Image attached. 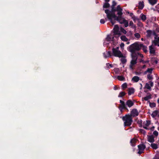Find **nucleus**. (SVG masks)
I'll return each mask as SVG.
<instances>
[{
    "mask_svg": "<svg viewBox=\"0 0 159 159\" xmlns=\"http://www.w3.org/2000/svg\"><path fill=\"white\" fill-rule=\"evenodd\" d=\"M105 12L106 14L108 19L110 20L112 25L114 24L115 21L117 20L120 24H124L125 27H126L128 26V21L122 17L121 16L117 17L114 12L107 9L105 10Z\"/></svg>",
    "mask_w": 159,
    "mask_h": 159,
    "instance_id": "f257e3e1",
    "label": "nucleus"
},
{
    "mask_svg": "<svg viewBox=\"0 0 159 159\" xmlns=\"http://www.w3.org/2000/svg\"><path fill=\"white\" fill-rule=\"evenodd\" d=\"M143 46L142 44L135 43L130 45L129 48V51L131 52V56L132 60H137L139 57L142 58L143 55L139 53H136V51L140 50Z\"/></svg>",
    "mask_w": 159,
    "mask_h": 159,
    "instance_id": "f03ea898",
    "label": "nucleus"
},
{
    "mask_svg": "<svg viewBox=\"0 0 159 159\" xmlns=\"http://www.w3.org/2000/svg\"><path fill=\"white\" fill-rule=\"evenodd\" d=\"M125 126H130L133 121V118L129 114H126L122 118Z\"/></svg>",
    "mask_w": 159,
    "mask_h": 159,
    "instance_id": "7ed1b4c3",
    "label": "nucleus"
},
{
    "mask_svg": "<svg viewBox=\"0 0 159 159\" xmlns=\"http://www.w3.org/2000/svg\"><path fill=\"white\" fill-rule=\"evenodd\" d=\"M119 48L117 47L116 48L112 49V52L114 56L121 58V60H126V56L125 54H123L119 50Z\"/></svg>",
    "mask_w": 159,
    "mask_h": 159,
    "instance_id": "20e7f679",
    "label": "nucleus"
},
{
    "mask_svg": "<svg viewBox=\"0 0 159 159\" xmlns=\"http://www.w3.org/2000/svg\"><path fill=\"white\" fill-rule=\"evenodd\" d=\"M138 147L139 151L137 153L140 155L143 152V151L146 148V146L143 144H140L138 146Z\"/></svg>",
    "mask_w": 159,
    "mask_h": 159,
    "instance_id": "39448f33",
    "label": "nucleus"
},
{
    "mask_svg": "<svg viewBox=\"0 0 159 159\" xmlns=\"http://www.w3.org/2000/svg\"><path fill=\"white\" fill-rule=\"evenodd\" d=\"M120 104L119 105V108L121 112H122V110L123 109L127 110H128L127 107H126V105L124 101L121 100H120Z\"/></svg>",
    "mask_w": 159,
    "mask_h": 159,
    "instance_id": "423d86ee",
    "label": "nucleus"
},
{
    "mask_svg": "<svg viewBox=\"0 0 159 159\" xmlns=\"http://www.w3.org/2000/svg\"><path fill=\"white\" fill-rule=\"evenodd\" d=\"M139 112L136 109L134 108L131 111V113L129 114L131 117H134L137 116L139 115Z\"/></svg>",
    "mask_w": 159,
    "mask_h": 159,
    "instance_id": "0eeeda50",
    "label": "nucleus"
},
{
    "mask_svg": "<svg viewBox=\"0 0 159 159\" xmlns=\"http://www.w3.org/2000/svg\"><path fill=\"white\" fill-rule=\"evenodd\" d=\"M119 27L118 25H115L113 30L114 34L120 35V32L119 31Z\"/></svg>",
    "mask_w": 159,
    "mask_h": 159,
    "instance_id": "6e6552de",
    "label": "nucleus"
},
{
    "mask_svg": "<svg viewBox=\"0 0 159 159\" xmlns=\"http://www.w3.org/2000/svg\"><path fill=\"white\" fill-rule=\"evenodd\" d=\"M149 52L150 54L154 55L155 53V49L154 46L152 44L151 46H149Z\"/></svg>",
    "mask_w": 159,
    "mask_h": 159,
    "instance_id": "1a4fd4ad",
    "label": "nucleus"
},
{
    "mask_svg": "<svg viewBox=\"0 0 159 159\" xmlns=\"http://www.w3.org/2000/svg\"><path fill=\"white\" fill-rule=\"evenodd\" d=\"M115 11H117V14L118 15V16H121L122 14V9L120 7V5H118L116 9L115 10Z\"/></svg>",
    "mask_w": 159,
    "mask_h": 159,
    "instance_id": "9d476101",
    "label": "nucleus"
},
{
    "mask_svg": "<svg viewBox=\"0 0 159 159\" xmlns=\"http://www.w3.org/2000/svg\"><path fill=\"white\" fill-rule=\"evenodd\" d=\"M149 83H146L145 86V88L148 89H151V87H152L153 85V83L151 81H149Z\"/></svg>",
    "mask_w": 159,
    "mask_h": 159,
    "instance_id": "9b49d317",
    "label": "nucleus"
},
{
    "mask_svg": "<svg viewBox=\"0 0 159 159\" xmlns=\"http://www.w3.org/2000/svg\"><path fill=\"white\" fill-rule=\"evenodd\" d=\"M152 44L154 46H159V37L155 38L152 41Z\"/></svg>",
    "mask_w": 159,
    "mask_h": 159,
    "instance_id": "f8f14e48",
    "label": "nucleus"
},
{
    "mask_svg": "<svg viewBox=\"0 0 159 159\" xmlns=\"http://www.w3.org/2000/svg\"><path fill=\"white\" fill-rule=\"evenodd\" d=\"M136 61L137 60H131L129 65V67L131 70H133L134 68L133 66L137 63V62Z\"/></svg>",
    "mask_w": 159,
    "mask_h": 159,
    "instance_id": "ddd939ff",
    "label": "nucleus"
},
{
    "mask_svg": "<svg viewBox=\"0 0 159 159\" xmlns=\"http://www.w3.org/2000/svg\"><path fill=\"white\" fill-rule=\"evenodd\" d=\"M134 105V102L130 100H127L126 102V105L129 107H131Z\"/></svg>",
    "mask_w": 159,
    "mask_h": 159,
    "instance_id": "4468645a",
    "label": "nucleus"
},
{
    "mask_svg": "<svg viewBox=\"0 0 159 159\" xmlns=\"http://www.w3.org/2000/svg\"><path fill=\"white\" fill-rule=\"evenodd\" d=\"M114 38V37L112 35H108L107 36V37L106 38L105 40L107 42L110 43L111 41H112Z\"/></svg>",
    "mask_w": 159,
    "mask_h": 159,
    "instance_id": "2eb2a0df",
    "label": "nucleus"
},
{
    "mask_svg": "<svg viewBox=\"0 0 159 159\" xmlns=\"http://www.w3.org/2000/svg\"><path fill=\"white\" fill-rule=\"evenodd\" d=\"M148 141L150 143H153L154 141V138L152 135H148Z\"/></svg>",
    "mask_w": 159,
    "mask_h": 159,
    "instance_id": "dca6fc26",
    "label": "nucleus"
},
{
    "mask_svg": "<svg viewBox=\"0 0 159 159\" xmlns=\"http://www.w3.org/2000/svg\"><path fill=\"white\" fill-rule=\"evenodd\" d=\"M136 140H137L134 138L131 140L130 141V143L131 144V145L132 146L134 147L135 146Z\"/></svg>",
    "mask_w": 159,
    "mask_h": 159,
    "instance_id": "f3484780",
    "label": "nucleus"
},
{
    "mask_svg": "<svg viewBox=\"0 0 159 159\" xmlns=\"http://www.w3.org/2000/svg\"><path fill=\"white\" fill-rule=\"evenodd\" d=\"M144 6V3L143 1H140L139 2L138 7L139 9H142Z\"/></svg>",
    "mask_w": 159,
    "mask_h": 159,
    "instance_id": "a211bd4d",
    "label": "nucleus"
},
{
    "mask_svg": "<svg viewBox=\"0 0 159 159\" xmlns=\"http://www.w3.org/2000/svg\"><path fill=\"white\" fill-rule=\"evenodd\" d=\"M111 52H106L103 53V55L105 58L107 57H110L111 56Z\"/></svg>",
    "mask_w": 159,
    "mask_h": 159,
    "instance_id": "6ab92c4d",
    "label": "nucleus"
},
{
    "mask_svg": "<svg viewBox=\"0 0 159 159\" xmlns=\"http://www.w3.org/2000/svg\"><path fill=\"white\" fill-rule=\"evenodd\" d=\"M134 89L133 88H130L129 89L128 94V95H130L131 94L134 93Z\"/></svg>",
    "mask_w": 159,
    "mask_h": 159,
    "instance_id": "aec40b11",
    "label": "nucleus"
},
{
    "mask_svg": "<svg viewBox=\"0 0 159 159\" xmlns=\"http://www.w3.org/2000/svg\"><path fill=\"white\" fill-rule=\"evenodd\" d=\"M139 80V78L137 76H134L132 79V80L135 82H138Z\"/></svg>",
    "mask_w": 159,
    "mask_h": 159,
    "instance_id": "412c9836",
    "label": "nucleus"
},
{
    "mask_svg": "<svg viewBox=\"0 0 159 159\" xmlns=\"http://www.w3.org/2000/svg\"><path fill=\"white\" fill-rule=\"evenodd\" d=\"M152 98V95L150 94L146 97L142 98L145 101H148L149 99H150Z\"/></svg>",
    "mask_w": 159,
    "mask_h": 159,
    "instance_id": "4be33fe9",
    "label": "nucleus"
},
{
    "mask_svg": "<svg viewBox=\"0 0 159 159\" xmlns=\"http://www.w3.org/2000/svg\"><path fill=\"white\" fill-rule=\"evenodd\" d=\"M158 113V111L156 110L153 112L151 115L152 117L154 118L157 115Z\"/></svg>",
    "mask_w": 159,
    "mask_h": 159,
    "instance_id": "5701e85b",
    "label": "nucleus"
},
{
    "mask_svg": "<svg viewBox=\"0 0 159 159\" xmlns=\"http://www.w3.org/2000/svg\"><path fill=\"white\" fill-rule=\"evenodd\" d=\"M149 3L152 5H153L156 3L157 0H148Z\"/></svg>",
    "mask_w": 159,
    "mask_h": 159,
    "instance_id": "b1692460",
    "label": "nucleus"
},
{
    "mask_svg": "<svg viewBox=\"0 0 159 159\" xmlns=\"http://www.w3.org/2000/svg\"><path fill=\"white\" fill-rule=\"evenodd\" d=\"M152 34V32L150 30H148L147 31L146 36L148 37H149L151 36Z\"/></svg>",
    "mask_w": 159,
    "mask_h": 159,
    "instance_id": "393cba45",
    "label": "nucleus"
},
{
    "mask_svg": "<svg viewBox=\"0 0 159 159\" xmlns=\"http://www.w3.org/2000/svg\"><path fill=\"white\" fill-rule=\"evenodd\" d=\"M151 146L153 149H156L158 148L157 144L155 143H152L151 144Z\"/></svg>",
    "mask_w": 159,
    "mask_h": 159,
    "instance_id": "a878e982",
    "label": "nucleus"
},
{
    "mask_svg": "<svg viewBox=\"0 0 159 159\" xmlns=\"http://www.w3.org/2000/svg\"><path fill=\"white\" fill-rule=\"evenodd\" d=\"M120 39L121 40L124 41H127L128 40V39L126 38L125 36L124 35L121 36L120 37Z\"/></svg>",
    "mask_w": 159,
    "mask_h": 159,
    "instance_id": "bb28decb",
    "label": "nucleus"
},
{
    "mask_svg": "<svg viewBox=\"0 0 159 159\" xmlns=\"http://www.w3.org/2000/svg\"><path fill=\"white\" fill-rule=\"evenodd\" d=\"M126 94V93L124 92H121L119 94L118 96V97H122L124 96Z\"/></svg>",
    "mask_w": 159,
    "mask_h": 159,
    "instance_id": "cd10ccee",
    "label": "nucleus"
},
{
    "mask_svg": "<svg viewBox=\"0 0 159 159\" xmlns=\"http://www.w3.org/2000/svg\"><path fill=\"white\" fill-rule=\"evenodd\" d=\"M129 25L131 26V28L134 29H136V27L135 25L134 24L132 21H130L129 23Z\"/></svg>",
    "mask_w": 159,
    "mask_h": 159,
    "instance_id": "c85d7f7f",
    "label": "nucleus"
},
{
    "mask_svg": "<svg viewBox=\"0 0 159 159\" xmlns=\"http://www.w3.org/2000/svg\"><path fill=\"white\" fill-rule=\"evenodd\" d=\"M140 16H141V19L143 21H145L146 20V16L142 14H141Z\"/></svg>",
    "mask_w": 159,
    "mask_h": 159,
    "instance_id": "c756f323",
    "label": "nucleus"
},
{
    "mask_svg": "<svg viewBox=\"0 0 159 159\" xmlns=\"http://www.w3.org/2000/svg\"><path fill=\"white\" fill-rule=\"evenodd\" d=\"M117 79L120 81L124 80L125 78L123 76L118 75L117 76Z\"/></svg>",
    "mask_w": 159,
    "mask_h": 159,
    "instance_id": "7c9ffc66",
    "label": "nucleus"
},
{
    "mask_svg": "<svg viewBox=\"0 0 159 159\" xmlns=\"http://www.w3.org/2000/svg\"><path fill=\"white\" fill-rule=\"evenodd\" d=\"M150 106L151 107L153 108L155 107L156 106V104L154 102H150Z\"/></svg>",
    "mask_w": 159,
    "mask_h": 159,
    "instance_id": "2f4dec72",
    "label": "nucleus"
},
{
    "mask_svg": "<svg viewBox=\"0 0 159 159\" xmlns=\"http://www.w3.org/2000/svg\"><path fill=\"white\" fill-rule=\"evenodd\" d=\"M110 5L108 3H105L104 4L103 7L104 8H108L109 7Z\"/></svg>",
    "mask_w": 159,
    "mask_h": 159,
    "instance_id": "473e14b6",
    "label": "nucleus"
},
{
    "mask_svg": "<svg viewBox=\"0 0 159 159\" xmlns=\"http://www.w3.org/2000/svg\"><path fill=\"white\" fill-rule=\"evenodd\" d=\"M106 65L107 68L108 69H109L113 66L112 64H110L109 63H107Z\"/></svg>",
    "mask_w": 159,
    "mask_h": 159,
    "instance_id": "72a5a7b5",
    "label": "nucleus"
},
{
    "mask_svg": "<svg viewBox=\"0 0 159 159\" xmlns=\"http://www.w3.org/2000/svg\"><path fill=\"white\" fill-rule=\"evenodd\" d=\"M152 70L153 69L152 68H148L147 70V72H148L152 74Z\"/></svg>",
    "mask_w": 159,
    "mask_h": 159,
    "instance_id": "f704fd0d",
    "label": "nucleus"
},
{
    "mask_svg": "<svg viewBox=\"0 0 159 159\" xmlns=\"http://www.w3.org/2000/svg\"><path fill=\"white\" fill-rule=\"evenodd\" d=\"M127 87V85L126 83H125L122 85V87L123 89L126 88Z\"/></svg>",
    "mask_w": 159,
    "mask_h": 159,
    "instance_id": "c9c22d12",
    "label": "nucleus"
},
{
    "mask_svg": "<svg viewBox=\"0 0 159 159\" xmlns=\"http://www.w3.org/2000/svg\"><path fill=\"white\" fill-rule=\"evenodd\" d=\"M147 78L149 80H152L153 79L152 75L150 74H148L147 75Z\"/></svg>",
    "mask_w": 159,
    "mask_h": 159,
    "instance_id": "e433bc0d",
    "label": "nucleus"
},
{
    "mask_svg": "<svg viewBox=\"0 0 159 159\" xmlns=\"http://www.w3.org/2000/svg\"><path fill=\"white\" fill-rule=\"evenodd\" d=\"M134 35L135 37L137 38H139L140 37V34L138 33H136L134 34Z\"/></svg>",
    "mask_w": 159,
    "mask_h": 159,
    "instance_id": "4c0bfd02",
    "label": "nucleus"
},
{
    "mask_svg": "<svg viewBox=\"0 0 159 159\" xmlns=\"http://www.w3.org/2000/svg\"><path fill=\"white\" fill-rule=\"evenodd\" d=\"M150 121L149 120H148L146 121V123L145 124V125L147 126H148L150 124Z\"/></svg>",
    "mask_w": 159,
    "mask_h": 159,
    "instance_id": "58836bf2",
    "label": "nucleus"
},
{
    "mask_svg": "<svg viewBox=\"0 0 159 159\" xmlns=\"http://www.w3.org/2000/svg\"><path fill=\"white\" fill-rule=\"evenodd\" d=\"M137 123L139 125V127H142V120H138L137 121Z\"/></svg>",
    "mask_w": 159,
    "mask_h": 159,
    "instance_id": "ea45409f",
    "label": "nucleus"
},
{
    "mask_svg": "<svg viewBox=\"0 0 159 159\" xmlns=\"http://www.w3.org/2000/svg\"><path fill=\"white\" fill-rule=\"evenodd\" d=\"M134 21L135 22L136 20H139V19L135 16H133L132 18Z\"/></svg>",
    "mask_w": 159,
    "mask_h": 159,
    "instance_id": "a19ab883",
    "label": "nucleus"
},
{
    "mask_svg": "<svg viewBox=\"0 0 159 159\" xmlns=\"http://www.w3.org/2000/svg\"><path fill=\"white\" fill-rule=\"evenodd\" d=\"M120 31L121 32L123 33L124 34H126L127 33L126 31L123 28H120Z\"/></svg>",
    "mask_w": 159,
    "mask_h": 159,
    "instance_id": "79ce46f5",
    "label": "nucleus"
},
{
    "mask_svg": "<svg viewBox=\"0 0 159 159\" xmlns=\"http://www.w3.org/2000/svg\"><path fill=\"white\" fill-rule=\"evenodd\" d=\"M109 43H110L109 42H107V41H106V40L105 39L103 43L104 45L106 46H107V45Z\"/></svg>",
    "mask_w": 159,
    "mask_h": 159,
    "instance_id": "37998d69",
    "label": "nucleus"
},
{
    "mask_svg": "<svg viewBox=\"0 0 159 159\" xmlns=\"http://www.w3.org/2000/svg\"><path fill=\"white\" fill-rule=\"evenodd\" d=\"M153 159H159V154H156Z\"/></svg>",
    "mask_w": 159,
    "mask_h": 159,
    "instance_id": "c03bdc74",
    "label": "nucleus"
},
{
    "mask_svg": "<svg viewBox=\"0 0 159 159\" xmlns=\"http://www.w3.org/2000/svg\"><path fill=\"white\" fill-rule=\"evenodd\" d=\"M142 48H143V50L145 52H147V48L146 46H144L143 45V46Z\"/></svg>",
    "mask_w": 159,
    "mask_h": 159,
    "instance_id": "a18cd8bd",
    "label": "nucleus"
},
{
    "mask_svg": "<svg viewBox=\"0 0 159 159\" xmlns=\"http://www.w3.org/2000/svg\"><path fill=\"white\" fill-rule=\"evenodd\" d=\"M153 135H154L155 136H158V133L157 131L155 130V131H154V132L153 133Z\"/></svg>",
    "mask_w": 159,
    "mask_h": 159,
    "instance_id": "49530a36",
    "label": "nucleus"
},
{
    "mask_svg": "<svg viewBox=\"0 0 159 159\" xmlns=\"http://www.w3.org/2000/svg\"><path fill=\"white\" fill-rule=\"evenodd\" d=\"M139 26L142 27L143 26V25L142 23L140 21H138V23L137 24Z\"/></svg>",
    "mask_w": 159,
    "mask_h": 159,
    "instance_id": "de8ad7c7",
    "label": "nucleus"
},
{
    "mask_svg": "<svg viewBox=\"0 0 159 159\" xmlns=\"http://www.w3.org/2000/svg\"><path fill=\"white\" fill-rule=\"evenodd\" d=\"M120 46L122 49H123L124 46V44L123 43H121L120 45Z\"/></svg>",
    "mask_w": 159,
    "mask_h": 159,
    "instance_id": "09e8293b",
    "label": "nucleus"
},
{
    "mask_svg": "<svg viewBox=\"0 0 159 159\" xmlns=\"http://www.w3.org/2000/svg\"><path fill=\"white\" fill-rule=\"evenodd\" d=\"M100 22L101 24H104L105 21L104 19H101L100 20Z\"/></svg>",
    "mask_w": 159,
    "mask_h": 159,
    "instance_id": "8fccbe9b",
    "label": "nucleus"
},
{
    "mask_svg": "<svg viewBox=\"0 0 159 159\" xmlns=\"http://www.w3.org/2000/svg\"><path fill=\"white\" fill-rule=\"evenodd\" d=\"M119 88H120L119 87H117V86H115L114 87L113 89L114 90H116L117 89H119Z\"/></svg>",
    "mask_w": 159,
    "mask_h": 159,
    "instance_id": "3c124183",
    "label": "nucleus"
},
{
    "mask_svg": "<svg viewBox=\"0 0 159 159\" xmlns=\"http://www.w3.org/2000/svg\"><path fill=\"white\" fill-rule=\"evenodd\" d=\"M116 4V2H115V1H113L112 2V6L113 7H114L115 6Z\"/></svg>",
    "mask_w": 159,
    "mask_h": 159,
    "instance_id": "603ef678",
    "label": "nucleus"
},
{
    "mask_svg": "<svg viewBox=\"0 0 159 159\" xmlns=\"http://www.w3.org/2000/svg\"><path fill=\"white\" fill-rule=\"evenodd\" d=\"M122 63L123 64H125L126 63L127 60H121Z\"/></svg>",
    "mask_w": 159,
    "mask_h": 159,
    "instance_id": "864d4df0",
    "label": "nucleus"
},
{
    "mask_svg": "<svg viewBox=\"0 0 159 159\" xmlns=\"http://www.w3.org/2000/svg\"><path fill=\"white\" fill-rule=\"evenodd\" d=\"M130 16H131V18H132L133 16H134V15L133 13H130Z\"/></svg>",
    "mask_w": 159,
    "mask_h": 159,
    "instance_id": "5fc2aeb1",
    "label": "nucleus"
},
{
    "mask_svg": "<svg viewBox=\"0 0 159 159\" xmlns=\"http://www.w3.org/2000/svg\"><path fill=\"white\" fill-rule=\"evenodd\" d=\"M154 127L153 126L152 127H151L150 129L151 131H153L154 130Z\"/></svg>",
    "mask_w": 159,
    "mask_h": 159,
    "instance_id": "6e6d98bb",
    "label": "nucleus"
},
{
    "mask_svg": "<svg viewBox=\"0 0 159 159\" xmlns=\"http://www.w3.org/2000/svg\"><path fill=\"white\" fill-rule=\"evenodd\" d=\"M146 67V65H143V67H142V68L144 69V68H145Z\"/></svg>",
    "mask_w": 159,
    "mask_h": 159,
    "instance_id": "4d7b16f0",
    "label": "nucleus"
},
{
    "mask_svg": "<svg viewBox=\"0 0 159 159\" xmlns=\"http://www.w3.org/2000/svg\"><path fill=\"white\" fill-rule=\"evenodd\" d=\"M140 130L141 131V132H142V131H143V132L144 133H145V132H145V131L143 129H140Z\"/></svg>",
    "mask_w": 159,
    "mask_h": 159,
    "instance_id": "13d9d810",
    "label": "nucleus"
},
{
    "mask_svg": "<svg viewBox=\"0 0 159 159\" xmlns=\"http://www.w3.org/2000/svg\"><path fill=\"white\" fill-rule=\"evenodd\" d=\"M143 128L144 129H148V128L147 127V126H143Z\"/></svg>",
    "mask_w": 159,
    "mask_h": 159,
    "instance_id": "bf43d9fd",
    "label": "nucleus"
},
{
    "mask_svg": "<svg viewBox=\"0 0 159 159\" xmlns=\"http://www.w3.org/2000/svg\"><path fill=\"white\" fill-rule=\"evenodd\" d=\"M157 102L158 104H159V98L157 99Z\"/></svg>",
    "mask_w": 159,
    "mask_h": 159,
    "instance_id": "052dcab7",
    "label": "nucleus"
},
{
    "mask_svg": "<svg viewBox=\"0 0 159 159\" xmlns=\"http://www.w3.org/2000/svg\"><path fill=\"white\" fill-rule=\"evenodd\" d=\"M155 62L156 64H157L158 62V60H155Z\"/></svg>",
    "mask_w": 159,
    "mask_h": 159,
    "instance_id": "680f3d73",
    "label": "nucleus"
},
{
    "mask_svg": "<svg viewBox=\"0 0 159 159\" xmlns=\"http://www.w3.org/2000/svg\"><path fill=\"white\" fill-rule=\"evenodd\" d=\"M135 74H136V75H139V73L138 72H135Z\"/></svg>",
    "mask_w": 159,
    "mask_h": 159,
    "instance_id": "e2e57ef3",
    "label": "nucleus"
},
{
    "mask_svg": "<svg viewBox=\"0 0 159 159\" xmlns=\"http://www.w3.org/2000/svg\"><path fill=\"white\" fill-rule=\"evenodd\" d=\"M148 72H147V70L144 72V74H147V73H148Z\"/></svg>",
    "mask_w": 159,
    "mask_h": 159,
    "instance_id": "0e129e2a",
    "label": "nucleus"
},
{
    "mask_svg": "<svg viewBox=\"0 0 159 159\" xmlns=\"http://www.w3.org/2000/svg\"><path fill=\"white\" fill-rule=\"evenodd\" d=\"M105 2H108L110 0H105Z\"/></svg>",
    "mask_w": 159,
    "mask_h": 159,
    "instance_id": "69168bd1",
    "label": "nucleus"
},
{
    "mask_svg": "<svg viewBox=\"0 0 159 159\" xmlns=\"http://www.w3.org/2000/svg\"><path fill=\"white\" fill-rule=\"evenodd\" d=\"M149 61V60H147L146 62L148 63V62Z\"/></svg>",
    "mask_w": 159,
    "mask_h": 159,
    "instance_id": "338daca9",
    "label": "nucleus"
},
{
    "mask_svg": "<svg viewBox=\"0 0 159 159\" xmlns=\"http://www.w3.org/2000/svg\"><path fill=\"white\" fill-rule=\"evenodd\" d=\"M141 40L142 41H143V38H142L141 39Z\"/></svg>",
    "mask_w": 159,
    "mask_h": 159,
    "instance_id": "774afa93",
    "label": "nucleus"
}]
</instances>
